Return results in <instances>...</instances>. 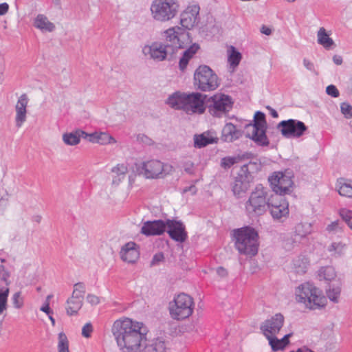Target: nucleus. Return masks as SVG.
I'll return each mask as SVG.
<instances>
[{
	"label": "nucleus",
	"instance_id": "a211bd4d",
	"mask_svg": "<svg viewBox=\"0 0 352 352\" xmlns=\"http://www.w3.org/2000/svg\"><path fill=\"white\" fill-rule=\"evenodd\" d=\"M284 321L285 318L283 314H276L261 325V331L266 338H268V336H275L283 327Z\"/></svg>",
	"mask_w": 352,
	"mask_h": 352
},
{
	"label": "nucleus",
	"instance_id": "a19ab883",
	"mask_svg": "<svg viewBox=\"0 0 352 352\" xmlns=\"http://www.w3.org/2000/svg\"><path fill=\"white\" fill-rule=\"evenodd\" d=\"M240 161V156L236 157H225L221 159V166L227 169L230 168L234 164L238 163Z\"/></svg>",
	"mask_w": 352,
	"mask_h": 352
},
{
	"label": "nucleus",
	"instance_id": "e433bc0d",
	"mask_svg": "<svg viewBox=\"0 0 352 352\" xmlns=\"http://www.w3.org/2000/svg\"><path fill=\"white\" fill-rule=\"evenodd\" d=\"M341 292L340 287L335 285H329L328 289H327V296L329 299L333 302H338V298Z\"/></svg>",
	"mask_w": 352,
	"mask_h": 352
},
{
	"label": "nucleus",
	"instance_id": "f03ea898",
	"mask_svg": "<svg viewBox=\"0 0 352 352\" xmlns=\"http://www.w3.org/2000/svg\"><path fill=\"white\" fill-rule=\"evenodd\" d=\"M164 36L163 41L144 46L142 53L157 61L171 60L178 50L185 48L188 43V34L178 26L164 31Z\"/></svg>",
	"mask_w": 352,
	"mask_h": 352
},
{
	"label": "nucleus",
	"instance_id": "f257e3e1",
	"mask_svg": "<svg viewBox=\"0 0 352 352\" xmlns=\"http://www.w3.org/2000/svg\"><path fill=\"white\" fill-rule=\"evenodd\" d=\"M111 331L122 352H142L146 342V329L142 322L130 318L114 322Z\"/></svg>",
	"mask_w": 352,
	"mask_h": 352
},
{
	"label": "nucleus",
	"instance_id": "b1692460",
	"mask_svg": "<svg viewBox=\"0 0 352 352\" xmlns=\"http://www.w3.org/2000/svg\"><path fill=\"white\" fill-rule=\"evenodd\" d=\"M212 131H206L200 135H195L194 144L196 148H203L208 144L217 143L218 138L214 135Z\"/></svg>",
	"mask_w": 352,
	"mask_h": 352
},
{
	"label": "nucleus",
	"instance_id": "72a5a7b5",
	"mask_svg": "<svg viewBox=\"0 0 352 352\" xmlns=\"http://www.w3.org/2000/svg\"><path fill=\"white\" fill-rule=\"evenodd\" d=\"M318 276L320 279L322 278L327 281H331L336 278V274L333 267L326 266L320 268Z\"/></svg>",
	"mask_w": 352,
	"mask_h": 352
},
{
	"label": "nucleus",
	"instance_id": "7ed1b4c3",
	"mask_svg": "<svg viewBox=\"0 0 352 352\" xmlns=\"http://www.w3.org/2000/svg\"><path fill=\"white\" fill-rule=\"evenodd\" d=\"M207 96L199 92L175 91L166 100L171 108L182 110L188 115L201 114L206 110L205 101Z\"/></svg>",
	"mask_w": 352,
	"mask_h": 352
},
{
	"label": "nucleus",
	"instance_id": "8fccbe9b",
	"mask_svg": "<svg viewBox=\"0 0 352 352\" xmlns=\"http://www.w3.org/2000/svg\"><path fill=\"white\" fill-rule=\"evenodd\" d=\"M326 92L328 95L336 98L340 95L339 91L337 87L333 85H330L327 87Z\"/></svg>",
	"mask_w": 352,
	"mask_h": 352
},
{
	"label": "nucleus",
	"instance_id": "69168bd1",
	"mask_svg": "<svg viewBox=\"0 0 352 352\" xmlns=\"http://www.w3.org/2000/svg\"><path fill=\"white\" fill-rule=\"evenodd\" d=\"M333 61L336 65H342L343 60L341 56L334 55L333 56Z\"/></svg>",
	"mask_w": 352,
	"mask_h": 352
},
{
	"label": "nucleus",
	"instance_id": "ddd939ff",
	"mask_svg": "<svg viewBox=\"0 0 352 352\" xmlns=\"http://www.w3.org/2000/svg\"><path fill=\"white\" fill-rule=\"evenodd\" d=\"M274 194L284 195L292 192V176L283 172H275L268 179Z\"/></svg>",
	"mask_w": 352,
	"mask_h": 352
},
{
	"label": "nucleus",
	"instance_id": "9d476101",
	"mask_svg": "<svg viewBox=\"0 0 352 352\" xmlns=\"http://www.w3.org/2000/svg\"><path fill=\"white\" fill-rule=\"evenodd\" d=\"M193 309V298L184 293L178 294L169 304L170 316L177 320L188 318L192 315Z\"/></svg>",
	"mask_w": 352,
	"mask_h": 352
},
{
	"label": "nucleus",
	"instance_id": "09e8293b",
	"mask_svg": "<svg viewBox=\"0 0 352 352\" xmlns=\"http://www.w3.org/2000/svg\"><path fill=\"white\" fill-rule=\"evenodd\" d=\"M164 260V256L162 252L155 254L151 261V266L157 265L160 262Z\"/></svg>",
	"mask_w": 352,
	"mask_h": 352
},
{
	"label": "nucleus",
	"instance_id": "0eeeda50",
	"mask_svg": "<svg viewBox=\"0 0 352 352\" xmlns=\"http://www.w3.org/2000/svg\"><path fill=\"white\" fill-rule=\"evenodd\" d=\"M245 136L252 140L257 145L266 146L270 144L266 135L267 122L265 115L261 111H256L254 115L253 124L245 125Z\"/></svg>",
	"mask_w": 352,
	"mask_h": 352
},
{
	"label": "nucleus",
	"instance_id": "774afa93",
	"mask_svg": "<svg viewBox=\"0 0 352 352\" xmlns=\"http://www.w3.org/2000/svg\"><path fill=\"white\" fill-rule=\"evenodd\" d=\"M261 33L265 34V35H270L272 34V30L270 28L263 25L261 29Z\"/></svg>",
	"mask_w": 352,
	"mask_h": 352
},
{
	"label": "nucleus",
	"instance_id": "7c9ffc66",
	"mask_svg": "<svg viewBox=\"0 0 352 352\" xmlns=\"http://www.w3.org/2000/svg\"><path fill=\"white\" fill-rule=\"evenodd\" d=\"M318 43L325 49L329 50L334 45V41L329 37L324 28H320L318 32Z\"/></svg>",
	"mask_w": 352,
	"mask_h": 352
},
{
	"label": "nucleus",
	"instance_id": "e2e57ef3",
	"mask_svg": "<svg viewBox=\"0 0 352 352\" xmlns=\"http://www.w3.org/2000/svg\"><path fill=\"white\" fill-rule=\"evenodd\" d=\"M292 336V333L286 334L282 339L280 340L283 346L285 347L289 342V338Z\"/></svg>",
	"mask_w": 352,
	"mask_h": 352
},
{
	"label": "nucleus",
	"instance_id": "9b49d317",
	"mask_svg": "<svg viewBox=\"0 0 352 352\" xmlns=\"http://www.w3.org/2000/svg\"><path fill=\"white\" fill-rule=\"evenodd\" d=\"M138 175H143L146 179L163 178L170 171L172 166L164 164L157 160H151L138 164H135Z\"/></svg>",
	"mask_w": 352,
	"mask_h": 352
},
{
	"label": "nucleus",
	"instance_id": "393cba45",
	"mask_svg": "<svg viewBox=\"0 0 352 352\" xmlns=\"http://www.w3.org/2000/svg\"><path fill=\"white\" fill-rule=\"evenodd\" d=\"M200 49V46L197 43H193L183 52L182 56L179 61V67L181 71H184L189 63V60Z\"/></svg>",
	"mask_w": 352,
	"mask_h": 352
},
{
	"label": "nucleus",
	"instance_id": "c9c22d12",
	"mask_svg": "<svg viewBox=\"0 0 352 352\" xmlns=\"http://www.w3.org/2000/svg\"><path fill=\"white\" fill-rule=\"evenodd\" d=\"M232 190L234 195H240L241 193L247 191L250 187V184H246L241 180L234 179V182L231 184Z\"/></svg>",
	"mask_w": 352,
	"mask_h": 352
},
{
	"label": "nucleus",
	"instance_id": "c756f323",
	"mask_svg": "<svg viewBox=\"0 0 352 352\" xmlns=\"http://www.w3.org/2000/svg\"><path fill=\"white\" fill-rule=\"evenodd\" d=\"M144 352H167L165 342L159 339L144 342L143 346Z\"/></svg>",
	"mask_w": 352,
	"mask_h": 352
},
{
	"label": "nucleus",
	"instance_id": "4c0bfd02",
	"mask_svg": "<svg viewBox=\"0 0 352 352\" xmlns=\"http://www.w3.org/2000/svg\"><path fill=\"white\" fill-rule=\"evenodd\" d=\"M58 352H69V341L65 333L60 332L58 335Z\"/></svg>",
	"mask_w": 352,
	"mask_h": 352
},
{
	"label": "nucleus",
	"instance_id": "5fc2aeb1",
	"mask_svg": "<svg viewBox=\"0 0 352 352\" xmlns=\"http://www.w3.org/2000/svg\"><path fill=\"white\" fill-rule=\"evenodd\" d=\"M87 300L92 305H98L100 302L98 297L94 294H88L87 296Z\"/></svg>",
	"mask_w": 352,
	"mask_h": 352
},
{
	"label": "nucleus",
	"instance_id": "aec40b11",
	"mask_svg": "<svg viewBox=\"0 0 352 352\" xmlns=\"http://www.w3.org/2000/svg\"><path fill=\"white\" fill-rule=\"evenodd\" d=\"M139 245L133 241L125 243L120 252V258L129 263H135L140 257Z\"/></svg>",
	"mask_w": 352,
	"mask_h": 352
},
{
	"label": "nucleus",
	"instance_id": "c85d7f7f",
	"mask_svg": "<svg viewBox=\"0 0 352 352\" xmlns=\"http://www.w3.org/2000/svg\"><path fill=\"white\" fill-rule=\"evenodd\" d=\"M34 26L45 32H53L55 29V25L52 22L49 21L47 16L43 14H38L34 20Z\"/></svg>",
	"mask_w": 352,
	"mask_h": 352
},
{
	"label": "nucleus",
	"instance_id": "13d9d810",
	"mask_svg": "<svg viewBox=\"0 0 352 352\" xmlns=\"http://www.w3.org/2000/svg\"><path fill=\"white\" fill-rule=\"evenodd\" d=\"M84 294L85 293L79 292L78 291H77V289H74L73 291V293H72V298H77L78 300L82 301L83 298H84V297H83Z\"/></svg>",
	"mask_w": 352,
	"mask_h": 352
},
{
	"label": "nucleus",
	"instance_id": "052dcab7",
	"mask_svg": "<svg viewBox=\"0 0 352 352\" xmlns=\"http://www.w3.org/2000/svg\"><path fill=\"white\" fill-rule=\"evenodd\" d=\"M41 311L45 312V314H47V315H50V314L52 313L50 307V304L48 302H46L41 307Z\"/></svg>",
	"mask_w": 352,
	"mask_h": 352
},
{
	"label": "nucleus",
	"instance_id": "f704fd0d",
	"mask_svg": "<svg viewBox=\"0 0 352 352\" xmlns=\"http://www.w3.org/2000/svg\"><path fill=\"white\" fill-rule=\"evenodd\" d=\"M346 245L341 241L333 242L327 248V251L331 256L338 257L343 254Z\"/></svg>",
	"mask_w": 352,
	"mask_h": 352
},
{
	"label": "nucleus",
	"instance_id": "2eb2a0df",
	"mask_svg": "<svg viewBox=\"0 0 352 352\" xmlns=\"http://www.w3.org/2000/svg\"><path fill=\"white\" fill-rule=\"evenodd\" d=\"M283 137L287 138H298L304 135L308 128L305 124L300 120L289 119L283 120L277 125Z\"/></svg>",
	"mask_w": 352,
	"mask_h": 352
},
{
	"label": "nucleus",
	"instance_id": "58836bf2",
	"mask_svg": "<svg viewBox=\"0 0 352 352\" xmlns=\"http://www.w3.org/2000/svg\"><path fill=\"white\" fill-rule=\"evenodd\" d=\"M241 60V54L238 52L234 47H231V52L228 56V62L233 67L239 65Z\"/></svg>",
	"mask_w": 352,
	"mask_h": 352
},
{
	"label": "nucleus",
	"instance_id": "680f3d73",
	"mask_svg": "<svg viewBox=\"0 0 352 352\" xmlns=\"http://www.w3.org/2000/svg\"><path fill=\"white\" fill-rule=\"evenodd\" d=\"M74 289L79 292L85 293V286L82 283H78L74 285Z\"/></svg>",
	"mask_w": 352,
	"mask_h": 352
},
{
	"label": "nucleus",
	"instance_id": "f3484780",
	"mask_svg": "<svg viewBox=\"0 0 352 352\" xmlns=\"http://www.w3.org/2000/svg\"><path fill=\"white\" fill-rule=\"evenodd\" d=\"M166 231L170 238L177 242L184 243L188 238L185 225L182 221L167 219L166 220Z\"/></svg>",
	"mask_w": 352,
	"mask_h": 352
},
{
	"label": "nucleus",
	"instance_id": "423d86ee",
	"mask_svg": "<svg viewBox=\"0 0 352 352\" xmlns=\"http://www.w3.org/2000/svg\"><path fill=\"white\" fill-rule=\"evenodd\" d=\"M268 198V190L262 184H258L245 202L247 214L250 217L263 215L267 211Z\"/></svg>",
	"mask_w": 352,
	"mask_h": 352
},
{
	"label": "nucleus",
	"instance_id": "4468645a",
	"mask_svg": "<svg viewBox=\"0 0 352 352\" xmlns=\"http://www.w3.org/2000/svg\"><path fill=\"white\" fill-rule=\"evenodd\" d=\"M274 220L282 221L283 218H287L289 213V204L282 195L277 194L272 195L268 198L267 209Z\"/></svg>",
	"mask_w": 352,
	"mask_h": 352
},
{
	"label": "nucleus",
	"instance_id": "3c124183",
	"mask_svg": "<svg viewBox=\"0 0 352 352\" xmlns=\"http://www.w3.org/2000/svg\"><path fill=\"white\" fill-rule=\"evenodd\" d=\"M184 171L189 174V175H193L195 170H194V164L188 161L184 163L183 165Z\"/></svg>",
	"mask_w": 352,
	"mask_h": 352
},
{
	"label": "nucleus",
	"instance_id": "bf43d9fd",
	"mask_svg": "<svg viewBox=\"0 0 352 352\" xmlns=\"http://www.w3.org/2000/svg\"><path fill=\"white\" fill-rule=\"evenodd\" d=\"M9 6L7 3H0V16L4 15L8 11Z\"/></svg>",
	"mask_w": 352,
	"mask_h": 352
},
{
	"label": "nucleus",
	"instance_id": "79ce46f5",
	"mask_svg": "<svg viewBox=\"0 0 352 352\" xmlns=\"http://www.w3.org/2000/svg\"><path fill=\"white\" fill-rule=\"evenodd\" d=\"M266 338L269 340V344L271 346L272 351H278L285 348L280 340L275 336H268V338Z\"/></svg>",
	"mask_w": 352,
	"mask_h": 352
},
{
	"label": "nucleus",
	"instance_id": "a18cd8bd",
	"mask_svg": "<svg viewBox=\"0 0 352 352\" xmlns=\"http://www.w3.org/2000/svg\"><path fill=\"white\" fill-rule=\"evenodd\" d=\"M340 110L346 118H352V106L348 102H342L340 105Z\"/></svg>",
	"mask_w": 352,
	"mask_h": 352
},
{
	"label": "nucleus",
	"instance_id": "de8ad7c7",
	"mask_svg": "<svg viewBox=\"0 0 352 352\" xmlns=\"http://www.w3.org/2000/svg\"><path fill=\"white\" fill-rule=\"evenodd\" d=\"M93 331V326L90 322L86 323L82 329V335L85 338H89Z\"/></svg>",
	"mask_w": 352,
	"mask_h": 352
},
{
	"label": "nucleus",
	"instance_id": "49530a36",
	"mask_svg": "<svg viewBox=\"0 0 352 352\" xmlns=\"http://www.w3.org/2000/svg\"><path fill=\"white\" fill-rule=\"evenodd\" d=\"M12 300L13 306L16 309H20L23 307V299L21 297V293L20 292H17L14 293L12 296Z\"/></svg>",
	"mask_w": 352,
	"mask_h": 352
},
{
	"label": "nucleus",
	"instance_id": "c03bdc74",
	"mask_svg": "<svg viewBox=\"0 0 352 352\" xmlns=\"http://www.w3.org/2000/svg\"><path fill=\"white\" fill-rule=\"evenodd\" d=\"M111 172L115 173L118 177H125L128 172V168L124 164H118L111 169Z\"/></svg>",
	"mask_w": 352,
	"mask_h": 352
},
{
	"label": "nucleus",
	"instance_id": "338daca9",
	"mask_svg": "<svg viewBox=\"0 0 352 352\" xmlns=\"http://www.w3.org/2000/svg\"><path fill=\"white\" fill-rule=\"evenodd\" d=\"M190 191L192 194H195L197 192V188L195 186L191 185L190 186L186 187L183 190L184 192H186Z\"/></svg>",
	"mask_w": 352,
	"mask_h": 352
},
{
	"label": "nucleus",
	"instance_id": "473e14b6",
	"mask_svg": "<svg viewBox=\"0 0 352 352\" xmlns=\"http://www.w3.org/2000/svg\"><path fill=\"white\" fill-rule=\"evenodd\" d=\"M338 193L343 197H352V185L346 183L345 179L340 178L337 181Z\"/></svg>",
	"mask_w": 352,
	"mask_h": 352
},
{
	"label": "nucleus",
	"instance_id": "5701e85b",
	"mask_svg": "<svg viewBox=\"0 0 352 352\" xmlns=\"http://www.w3.org/2000/svg\"><path fill=\"white\" fill-rule=\"evenodd\" d=\"M28 102V98L26 94H22L16 105V125L18 127L21 126L26 120V107Z\"/></svg>",
	"mask_w": 352,
	"mask_h": 352
},
{
	"label": "nucleus",
	"instance_id": "6e6552de",
	"mask_svg": "<svg viewBox=\"0 0 352 352\" xmlns=\"http://www.w3.org/2000/svg\"><path fill=\"white\" fill-rule=\"evenodd\" d=\"M178 0H153L151 5L153 19L159 22H166L173 19L178 13Z\"/></svg>",
	"mask_w": 352,
	"mask_h": 352
},
{
	"label": "nucleus",
	"instance_id": "864d4df0",
	"mask_svg": "<svg viewBox=\"0 0 352 352\" xmlns=\"http://www.w3.org/2000/svg\"><path fill=\"white\" fill-rule=\"evenodd\" d=\"M303 65L307 68V69L313 72L316 75H318V72H316V70L315 69L314 64L312 62H311L309 60H308L307 58H304L303 59Z\"/></svg>",
	"mask_w": 352,
	"mask_h": 352
},
{
	"label": "nucleus",
	"instance_id": "6e6d98bb",
	"mask_svg": "<svg viewBox=\"0 0 352 352\" xmlns=\"http://www.w3.org/2000/svg\"><path fill=\"white\" fill-rule=\"evenodd\" d=\"M87 138L86 140H88L90 142H93V143H98V135H99V133H87Z\"/></svg>",
	"mask_w": 352,
	"mask_h": 352
},
{
	"label": "nucleus",
	"instance_id": "f8f14e48",
	"mask_svg": "<svg viewBox=\"0 0 352 352\" xmlns=\"http://www.w3.org/2000/svg\"><path fill=\"white\" fill-rule=\"evenodd\" d=\"M208 102V110L211 115L215 117H221L223 114L228 112L232 107V98L223 94H216L211 96Z\"/></svg>",
	"mask_w": 352,
	"mask_h": 352
},
{
	"label": "nucleus",
	"instance_id": "4be33fe9",
	"mask_svg": "<svg viewBox=\"0 0 352 352\" xmlns=\"http://www.w3.org/2000/svg\"><path fill=\"white\" fill-rule=\"evenodd\" d=\"M243 134V131L236 128L231 122L226 123L221 132V140L223 142H232L240 138Z\"/></svg>",
	"mask_w": 352,
	"mask_h": 352
},
{
	"label": "nucleus",
	"instance_id": "20e7f679",
	"mask_svg": "<svg viewBox=\"0 0 352 352\" xmlns=\"http://www.w3.org/2000/svg\"><path fill=\"white\" fill-rule=\"evenodd\" d=\"M296 300L310 310L321 309L327 302L322 291L309 282L304 283L296 288Z\"/></svg>",
	"mask_w": 352,
	"mask_h": 352
},
{
	"label": "nucleus",
	"instance_id": "603ef678",
	"mask_svg": "<svg viewBox=\"0 0 352 352\" xmlns=\"http://www.w3.org/2000/svg\"><path fill=\"white\" fill-rule=\"evenodd\" d=\"M138 140L143 144L148 146L152 145L154 143L152 139L144 134H139L138 135Z\"/></svg>",
	"mask_w": 352,
	"mask_h": 352
},
{
	"label": "nucleus",
	"instance_id": "4d7b16f0",
	"mask_svg": "<svg viewBox=\"0 0 352 352\" xmlns=\"http://www.w3.org/2000/svg\"><path fill=\"white\" fill-rule=\"evenodd\" d=\"M216 272L217 274L220 276V277H226L228 276V271L226 269H225L224 267H218L217 269H216Z\"/></svg>",
	"mask_w": 352,
	"mask_h": 352
},
{
	"label": "nucleus",
	"instance_id": "0e129e2a",
	"mask_svg": "<svg viewBox=\"0 0 352 352\" xmlns=\"http://www.w3.org/2000/svg\"><path fill=\"white\" fill-rule=\"evenodd\" d=\"M338 226V221H336L328 225L327 230L329 232L336 230Z\"/></svg>",
	"mask_w": 352,
	"mask_h": 352
},
{
	"label": "nucleus",
	"instance_id": "bb28decb",
	"mask_svg": "<svg viewBox=\"0 0 352 352\" xmlns=\"http://www.w3.org/2000/svg\"><path fill=\"white\" fill-rule=\"evenodd\" d=\"M311 224L309 223H299L294 227V243L299 242L302 239L306 237L311 233Z\"/></svg>",
	"mask_w": 352,
	"mask_h": 352
},
{
	"label": "nucleus",
	"instance_id": "6ab92c4d",
	"mask_svg": "<svg viewBox=\"0 0 352 352\" xmlns=\"http://www.w3.org/2000/svg\"><path fill=\"white\" fill-rule=\"evenodd\" d=\"M166 232V221L162 219L147 221L141 228V233L146 236H160Z\"/></svg>",
	"mask_w": 352,
	"mask_h": 352
},
{
	"label": "nucleus",
	"instance_id": "39448f33",
	"mask_svg": "<svg viewBox=\"0 0 352 352\" xmlns=\"http://www.w3.org/2000/svg\"><path fill=\"white\" fill-rule=\"evenodd\" d=\"M235 247L240 254L255 256L258 250V234L251 226H244L234 230Z\"/></svg>",
	"mask_w": 352,
	"mask_h": 352
},
{
	"label": "nucleus",
	"instance_id": "a878e982",
	"mask_svg": "<svg viewBox=\"0 0 352 352\" xmlns=\"http://www.w3.org/2000/svg\"><path fill=\"white\" fill-rule=\"evenodd\" d=\"M80 138L87 139V133L78 129L71 133H65L63 135V140L67 145L74 146L80 142Z\"/></svg>",
	"mask_w": 352,
	"mask_h": 352
},
{
	"label": "nucleus",
	"instance_id": "dca6fc26",
	"mask_svg": "<svg viewBox=\"0 0 352 352\" xmlns=\"http://www.w3.org/2000/svg\"><path fill=\"white\" fill-rule=\"evenodd\" d=\"M10 272L2 264H0V315L8 307V298L10 294L8 286L11 284Z\"/></svg>",
	"mask_w": 352,
	"mask_h": 352
},
{
	"label": "nucleus",
	"instance_id": "cd10ccee",
	"mask_svg": "<svg viewBox=\"0 0 352 352\" xmlns=\"http://www.w3.org/2000/svg\"><path fill=\"white\" fill-rule=\"evenodd\" d=\"M256 165V163L252 162H250L248 164L243 165L234 178L238 180H241L243 182H245L248 184H250V183L253 181L254 177L250 170V166L254 167Z\"/></svg>",
	"mask_w": 352,
	"mask_h": 352
},
{
	"label": "nucleus",
	"instance_id": "ea45409f",
	"mask_svg": "<svg viewBox=\"0 0 352 352\" xmlns=\"http://www.w3.org/2000/svg\"><path fill=\"white\" fill-rule=\"evenodd\" d=\"M339 214L348 227L352 230V210L346 208H341Z\"/></svg>",
	"mask_w": 352,
	"mask_h": 352
},
{
	"label": "nucleus",
	"instance_id": "1a4fd4ad",
	"mask_svg": "<svg viewBox=\"0 0 352 352\" xmlns=\"http://www.w3.org/2000/svg\"><path fill=\"white\" fill-rule=\"evenodd\" d=\"M220 82L216 73L208 65L199 66L194 74V85L201 91H211L218 88Z\"/></svg>",
	"mask_w": 352,
	"mask_h": 352
},
{
	"label": "nucleus",
	"instance_id": "2f4dec72",
	"mask_svg": "<svg viewBox=\"0 0 352 352\" xmlns=\"http://www.w3.org/2000/svg\"><path fill=\"white\" fill-rule=\"evenodd\" d=\"M66 311L69 316L76 315L82 306V301L70 298L67 300Z\"/></svg>",
	"mask_w": 352,
	"mask_h": 352
},
{
	"label": "nucleus",
	"instance_id": "37998d69",
	"mask_svg": "<svg viewBox=\"0 0 352 352\" xmlns=\"http://www.w3.org/2000/svg\"><path fill=\"white\" fill-rule=\"evenodd\" d=\"M97 141L98 144L102 145L116 142L115 139L109 133L102 132L99 133Z\"/></svg>",
	"mask_w": 352,
	"mask_h": 352
},
{
	"label": "nucleus",
	"instance_id": "412c9836",
	"mask_svg": "<svg viewBox=\"0 0 352 352\" xmlns=\"http://www.w3.org/2000/svg\"><path fill=\"white\" fill-rule=\"evenodd\" d=\"M199 9V7L195 6L190 10H188V8L181 14L180 24L182 28H179L185 30V32L188 34V39L190 38V36L187 30L192 29L197 23Z\"/></svg>",
	"mask_w": 352,
	"mask_h": 352
}]
</instances>
